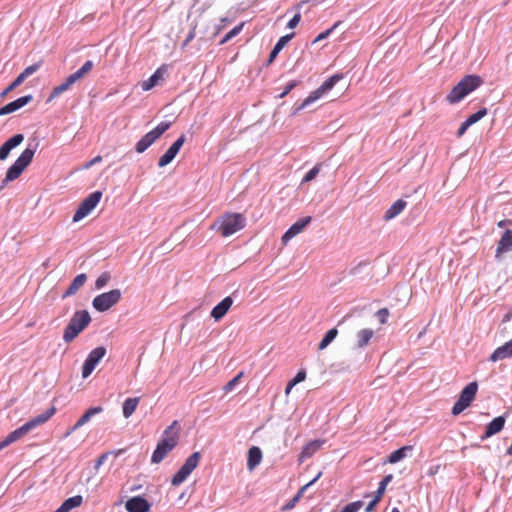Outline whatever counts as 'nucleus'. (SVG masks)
<instances>
[{
	"mask_svg": "<svg viewBox=\"0 0 512 512\" xmlns=\"http://www.w3.org/2000/svg\"><path fill=\"white\" fill-rule=\"evenodd\" d=\"M180 425L174 420L163 432L161 439L157 443L151 462L159 464L164 458L177 446L180 434Z\"/></svg>",
	"mask_w": 512,
	"mask_h": 512,
	"instance_id": "nucleus-1",
	"label": "nucleus"
},
{
	"mask_svg": "<svg viewBox=\"0 0 512 512\" xmlns=\"http://www.w3.org/2000/svg\"><path fill=\"white\" fill-rule=\"evenodd\" d=\"M56 412L55 407L49 408L44 413L30 419L28 422H26L21 427L17 428L16 430L9 433L3 441L0 442V451L4 449L5 447L9 446L13 442L19 440L24 435H26L28 432H30L32 429L36 428L37 426L44 424L47 422Z\"/></svg>",
	"mask_w": 512,
	"mask_h": 512,
	"instance_id": "nucleus-2",
	"label": "nucleus"
},
{
	"mask_svg": "<svg viewBox=\"0 0 512 512\" xmlns=\"http://www.w3.org/2000/svg\"><path fill=\"white\" fill-rule=\"evenodd\" d=\"M245 225L246 218L243 214L227 212L213 223L211 229L216 230L223 237H229L242 230Z\"/></svg>",
	"mask_w": 512,
	"mask_h": 512,
	"instance_id": "nucleus-3",
	"label": "nucleus"
},
{
	"mask_svg": "<svg viewBox=\"0 0 512 512\" xmlns=\"http://www.w3.org/2000/svg\"><path fill=\"white\" fill-rule=\"evenodd\" d=\"M483 84V80L478 75H466L457 85H455L446 100L449 104H456L464 99L469 93L473 92Z\"/></svg>",
	"mask_w": 512,
	"mask_h": 512,
	"instance_id": "nucleus-4",
	"label": "nucleus"
},
{
	"mask_svg": "<svg viewBox=\"0 0 512 512\" xmlns=\"http://www.w3.org/2000/svg\"><path fill=\"white\" fill-rule=\"evenodd\" d=\"M483 84V80L478 75H466L457 85H455L446 100L449 104H456L464 99L469 93L473 92Z\"/></svg>",
	"mask_w": 512,
	"mask_h": 512,
	"instance_id": "nucleus-5",
	"label": "nucleus"
},
{
	"mask_svg": "<svg viewBox=\"0 0 512 512\" xmlns=\"http://www.w3.org/2000/svg\"><path fill=\"white\" fill-rule=\"evenodd\" d=\"M36 149L27 147L16 161L8 168L5 178L2 180L1 188L5 187L9 182L18 179L24 170L30 165L35 155Z\"/></svg>",
	"mask_w": 512,
	"mask_h": 512,
	"instance_id": "nucleus-6",
	"label": "nucleus"
},
{
	"mask_svg": "<svg viewBox=\"0 0 512 512\" xmlns=\"http://www.w3.org/2000/svg\"><path fill=\"white\" fill-rule=\"evenodd\" d=\"M91 322V316L87 310L76 311L64 329L63 340L72 342Z\"/></svg>",
	"mask_w": 512,
	"mask_h": 512,
	"instance_id": "nucleus-7",
	"label": "nucleus"
},
{
	"mask_svg": "<svg viewBox=\"0 0 512 512\" xmlns=\"http://www.w3.org/2000/svg\"><path fill=\"white\" fill-rule=\"evenodd\" d=\"M342 78V74H335L329 77L326 81L322 83L320 87H318L315 91L310 93V95L301 103V105L295 109L294 114L298 113L300 110L304 109L314 101L318 100L326 92L330 91Z\"/></svg>",
	"mask_w": 512,
	"mask_h": 512,
	"instance_id": "nucleus-8",
	"label": "nucleus"
},
{
	"mask_svg": "<svg viewBox=\"0 0 512 512\" xmlns=\"http://www.w3.org/2000/svg\"><path fill=\"white\" fill-rule=\"evenodd\" d=\"M171 126L170 122H161L153 130L146 133L135 145L137 153H143L155 143Z\"/></svg>",
	"mask_w": 512,
	"mask_h": 512,
	"instance_id": "nucleus-9",
	"label": "nucleus"
},
{
	"mask_svg": "<svg viewBox=\"0 0 512 512\" xmlns=\"http://www.w3.org/2000/svg\"><path fill=\"white\" fill-rule=\"evenodd\" d=\"M477 391H478L477 382H471L468 385H466L463 388V390L461 391L459 399L455 402L454 406L452 407V411H451L452 414L459 415L467 407H469L470 404L475 399Z\"/></svg>",
	"mask_w": 512,
	"mask_h": 512,
	"instance_id": "nucleus-10",
	"label": "nucleus"
},
{
	"mask_svg": "<svg viewBox=\"0 0 512 512\" xmlns=\"http://www.w3.org/2000/svg\"><path fill=\"white\" fill-rule=\"evenodd\" d=\"M201 459L200 452H194L191 454L180 467L178 472L172 477L171 484L173 486H179L182 484L188 476L196 469Z\"/></svg>",
	"mask_w": 512,
	"mask_h": 512,
	"instance_id": "nucleus-11",
	"label": "nucleus"
},
{
	"mask_svg": "<svg viewBox=\"0 0 512 512\" xmlns=\"http://www.w3.org/2000/svg\"><path fill=\"white\" fill-rule=\"evenodd\" d=\"M121 291L119 289H113L108 292L97 295L92 305L95 310L99 312H105L116 305L121 299Z\"/></svg>",
	"mask_w": 512,
	"mask_h": 512,
	"instance_id": "nucleus-12",
	"label": "nucleus"
},
{
	"mask_svg": "<svg viewBox=\"0 0 512 512\" xmlns=\"http://www.w3.org/2000/svg\"><path fill=\"white\" fill-rule=\"evenodd\" d=\"M102 198L101 191H95L89 194L79 205L73 216V222H78L85 218L97 206Z\"/></svg>",
	"mask_w": 512,
	"mask_h": 512,
	"instance_id": "nucleus-13",
	"label": "nucleus"
},
{
	"mask_svg": "<svg viewBox=\"0 0 512 512\" xmlns=\"http://www.w3.org/2000/svg\"><path fill=\"white\" fill-rule=\"evenodd\" d=\"M106 349L102 346L93 349L87 356L82 366V377L87 378L91 375L100 360L105 356Z\"/></svg>",
	"mask_w": 512,
	"mask_h": 512,
	"instance_id": "nucleus-14",
	"label": "nucleus"
},
{
	"mask_svg": "<svg viewBox=\"0 0 512 512\" xmlns=\"http://www.w3.org/2000/svg\"><path fill=\"white\" fill-rule=\"evenodd\" d=\"M186 141V137L184 134L180 135L178 139L167 149V151L159 158L158 166L160 168L167 166L170 164L173 159L176 157L181 147Z\"/></svg>",
	"mask_w": 512,
	"mask_h": 512,
	"instance_id": "nucleus-15",
	"label": "nucleus"
},
{
	"mask_svg": "<svg viewBox=\"0 0 512 512\" xmlns=\"http://www.w3.org/2000/svg\"><path fill=\"white\" fill-rule=\"evenodd\" d=\"M311 220V216H307L299 219L294 224H292L290 228L282 236V243L286 245L293 237L300 234L305 229V227L311 222Z\"/></svg>",
	"mask_w": 512,
	"mask_h": 512,
	"instance_id": "nucleus-16",
	"label": "nucleus"
},
{
	"mask_svg": "<svg viewBox=\"0 0 512 512\" xmlns=\"http://www.w3.org/2000/svg\"><path fill=\"white\" fill-rule=\"evenodd\" d=\"M127 512H149L151 504L141 496L128 499L125 503Z\"/></svg>",
	"mask_w": 512,
	"mask_h": 512,
	"instance_id": "nucleus-17",
	"label": "nucleus"
},
{
	"mask_svg": "<svg viewBox=\"0 0 512 512\" xmlns=\"http://www.w3.org/2000/svg\"><path fill=\"white\" fill-rule=\"evenodd\" d=\"M24 140L23 134H15L0 147V161L7 159L12 149L19 146Z\"/></svg>",
	"mask_w": 512,
	"mask_h": 512,
	"instance_id": "nucleus-18",
	"label": "nucleus"
},
{
	"mask_svg": "<svg viewBox=\"0 0 512 512\" xmlns=\"http://www.w3.org/2000/svg\"><path fill=\"white\" fill-rule=\"evenodd\" d=\"M24 140L23 134H15L0 147V161L7 159L12 149L19 146Z\"/></svg>",
	"mask_w": 512,
	"mask_h": 512,
	"instance_id": "nucleus-19",
	"label": "nucleus"
},
{
	"mask_svg": "<svg viewBox=\"0 0 512 512\" xmlns=\"http://www.w3.org/2000/svg\"><path fill=\"white\" fill-rule=\"evenodd\" d=\"M32 95L20 97L0 108V116L10 114L32 101Z\"/></svg>",
	"mask_w": 512,
	"mask_h": 512,
	"instance_id": "nucleus-20",
	"label": "nucleus"
},
{
	"mask_svg": "<svg viewBox=\"0 0 512 512\" xmlns=\"http://www.w3.org/2000/svg\"><path fill=\"white\" fill-rule=\"evenodd\" d=\"M506 419L504 416L495 417L487 426L485 433L481 436V440L488 439L493 435L499 433L505 425Z\"/></svg>",
	"mask_w": 512,
	"mask_h": 512,
	"instance_id": "nucleus-21",
	"label": "nucleus"
},
{
	"mask_svg": "<svg viewBox=\"0 0 512 512\" xmlns=\"http://www.w3.org/2000/svg\"><path fill=\"white\" fill-rule=\"evenodd\" d=\"M233 304V299L230 296L225 297L218 303L211 311V317L215 321L221 320Z\"/></svg>",
	"mask_w": 512,
	"mask_h": 512,
	"instance_id": "nucleus-22",
	"label": "nucleus"
},
{
	"mask_svg": "<svg viewBox=\"0 0 512 512\" xmlns=\"http://www.w3.org/2000/svg\"><path fill=\"white\" fill-rule=\"evenodd\" d=\"M103 411V408L101 406H96V407H92V408H89L79 419L78 421L74 424V426L71 428L70 431H68L66 433V436H69L71 433H73L74 431L78 430L80 427H82L83 425H85L87 422L90 421V419L101 413Z\"/></svg>",
	"mask_w": 512,
	"mask_h": 512,
	"instance_id": "nucleus-23",
	"label": "nucleus"
},
{
	"mask_svg": "<svg viewBox=\"0 0 512 512\" xmlns=\"http://www.w3.org/2000/svg\"><path fill=\"white\" fill-rule=\"evenodd\" d=\"M165 73L166 70L163 67L158 68L147 80L142 82V90L149 91L159 85L164 80Z\"/></svg>",
	"mask_w": 512,
	"mask_h": 512,
	"instance_id": "nucleus-24",
	"label": "nucleus"
},
{
	"mask_svg": "<svg viewBox=\"0 0 512 512\" xmlns=\"http://www.w3.org/2000/svg\"><path fill=\"white\" fill-rule=\"evenodd\" d=\"M321 476H322V472H319L314 479H312L310 482H308L303 487H301L299 489V491L295 494V496L291 500H289L282 507L281 510L288 511V510L293 509L296 506V504L301 500V498L303 497V494L307 490V488L310 487L311 485H313Z\"/></svg>",
	"mask_w": 512,
	"mask_h": 512,
	"instance_id": "nucleus-25",
	"label": "nucleus"
},
{
	"mask_svg": "<svg viewBox=\"0 0 512 512\" xmlns=\"http://www.w3.org/2000/svg\"><path fill=\"white\" fill-rule=\"evenodd\" d=\"M512 357V339L502 346L496 348L490 355L489 360L491 362H497L499 360L507 359Z\"/></svg>",
	"mask_w": 512,
	"mask_h": 512,
	"instance_id": "nucleus-26",
	"label": "nucleus"
},
{
	"mask_svg": "<svg viewBox=\"0 0 512 512\" xmlns=\"http://www.w3.org/2000/svg\"><path fill=\"white\" fill-rule=\"evenodd\" d=\"M512 250V230H506L498 241L496 248V258H499L503 253Z\"/></svg>",
	"mask_w": 512,
	"mask_h": 512,
	"instance_id": "nucleus-27",
	"label": "nucleus"
},
{
	"mask_svg": "<svg viewBox=\"0 0 512 512\" xmlns=\"http://www.w3.org/2000/svg\"><path fill=\"white\" fill-rule=\"evenodd\" d=\"M324 443V440H313L307 443L299 455V462H303L305 459L310 458L323 446Z\"/></svg>",
	"mask_w": 512,
	"mask_h": 512,
	"instance_id": "nucleus-28",
	"label": "nucleus"
},
{
	"mask_svg": "<svg viewBox=\"0 0 512 512\" xmlns=\"http://www.w3.org/2000/svg\"><path fill=\"white\" fill-rule=\"evenodd\" d=\"M262 460V451L257 446H252L248 450L247 468L249 471H253Z\"/></svg>",
	"mask_w": 512,
	"mask_h": 512,
	"instance_id": "nucleus-29",
	"label": "nucleus"
},
{
	"mask_svg": "<svg viewBox=\"0 0 512 512\" xmlns=\"http://www.w3.org/2000/svg\"><path fill=\"white\" fill-rule=\"evenodd\" d=\"M86 280H87L86 274H84V273L78 274L73 279V281L71 282V284L69 285L67 290L64 292L63 298H66V297L76 294L77 291L85 284Z\"/></svg>",
	"mask_w": 512,
	"mask_h": 512,
	"instance_id": "nucleus-30",
	"label": "nucleus"
},
{
	"mask_svg": "<svg viewBox=\"0 0 512 512\" xmlns=\"http://www.w3.org/2000/svg\"><path fill=\"white\" fill-rule=\"evenodd\" d=\"M83 502V497L81 495H76L66 499L61 506L56 509L54 512H69L73 508H77L81 506Z\"/></svg>",
	"mask_w": 512,
	"mask_h": 512,
	"instance_id": "nucleus-31",
	"label": "nucleus"
},
{
	"mask_svg": "<svg viewBox=\"0 0 512 512\" xmlns=\"http://www.w3.org/2000/svg\"><path fill=\"white\" fill-rule=\"evenodd\" d=\"M94 64L92 61L88 60L86 61L83 66L78 69L76 72L70 74L68 78L70 81L75 84L77 81L81 80L83 77H85L87 74L91 72L93 69Z\"/></svg>",
	"mask_w": 512,
	"mask_h": 512,
	"instance_id": "nucleus-32",
	"label": "nucleus"
},
{
	"mask_svg": "<svg viewBox=\"0 0 512 512\" xmlns=\"http://www.w3.org/2000/svg\"><path fill=\"white\" fill-rule=\"evenodd\" d=\"M94 64L92 61L88 60L86 61L83 66L78 69L76 72L70 74L68 78L70 81L75 84L77 81L81 80L83 77H85L87 74L91 72L93 69Z\"/></svg>",
	"mask_w": 512,
	"mask_h": 512,
	"instance_id": "nucleus-33",
	"label": "nucleus"
},
{
	"mask_svg": "<svg viewBox=\"0 0 512 512\" xmlns=\"http://www.w3.org/2000/svg\"><path fill=\"white\" fill-rule=\"evenodd\" d=\"M406 207V202L404 200H397L395 201L391 207L385 212L384 219L385 220H391L397 215H399L404 208Z\"/></svg>",
	"mask_w": 512,
	"mask_h": 512,
	"instance_id": "nucleus-34",
	"label": "nucleus"
},
{
	"mask_svg": "<svg viewBox=\"0 0 512 512\" xmlns=\"http://www.w3.org/2000/svg\"><path fill=\"white\" fill-rule=\"evenodd\" d=\"M139 402V397L127 398L123 403V416L129 418L135 412Z\"/></svg>",
	"mask_w": 512,
	"mask_h": 512,
	"instance_id": "nucleus-35",
	"label": "nucleus"
},
{
	"mask_svg": "<svg viewBox=\"0 0 512 512\" xmlns=\"http://www.w3.org/2000/svg\"><path fill=\"white\" fill-rule=\"evenodd\" d=\"M411 450H412V446H403V447L395 450L388 456V459H387L388 463L394 464V463L401 461L402 459H404L406 457L407 452L411 451Z\"/></svg>",
	"mask_w": 512,
	"mask_h": 512,
	"instance_id": "nucleus-36",
	"label": "nucleus"
},
{
	"mask_svg": "<svg viewBox=\"0 0 512 512\" xmlns=\"http://www.w3.org/2000/svg\"><path fill=\"white\" fill-rule=\"evenodd\" d=\"M374 335V331L369 328L360 330L357 333V346L358 348L365 347Z\"/></svg>",
	"mask_w": 512,
	"mask_h": 512,
	"instance_id": "nucleus-37",
	"label": "nucleus"
},
{
	"mask_svg": "<svg viewBox=\"0 0 512 512\" xmlns=\"http://www.w3.org/2000/svg\"><path fill=\"white\" fill-rule=\"evenodd\" d=\"M73 85V83L70 81V79L67 77L65 79V81L63 83H61L60 85L58 86H55L51 93H50V96L48 98V101H51L55 98H57L58 96H60L63 92L67 91L68 89H70V87Z\"/></svg>",
	"mask_w": 512,
	"mask_h": 512,
	"instance_id": "nucleus-38",
	"label": "nucleus"
},
{
	"mask_svg": "<svg viewBox=\"0 0 512 512\" xmlns=\"http://www.w3.org/2000/svg\"><path fill=\"white\" fill-rule=\"evenodd\" d=\"M338 335V330L336 328H332L323 337L318 345L319 350H324Z\"/></svg>",
	"mask_w": 512,
	"mask_h": 512,
	"instance_id": "nucleus-39",
	"label": "nucleus"
},
{
	"mask_svg": "<svg viewBox=\"0 0 512 512\" xmlns=\"http://www.w3.org/2000/svg\"><path fill=\"white\" fill-rule=\"evenodd\" d=\"M393 480V475L392 474H388L386 475L382 481L379 483V486H378V489L375 493V497L378 498V499H382L384 493H385V490H386V487L387 485Z\"/></svg>",
	"mask_w": 512,
	"mask_h": 512,
	"instance_id": "nucleus-40",
	"label": "nucleus"
},
{
	"mask_svg": "<svg viewBox=\"0 0 512 512\" xmlns=\"http://www.w3.org/2000/svg\"><path fill=\"white\" fill-rule=\"evenodd\" d=\"M124 452V449H119V450H116V451H112V452H106V453H103L101 454L96 462H95V466L94 468L96 470H98L100 468V466L107 460L108 456L109 455H114V457H118L120 454H122Z\"/></svg>",
	"mask_w": 512,
	"mask_h": 512,
	"instance_id": "nucleus-41",
	"label": "nucleus"
},
{
	"mask_svg": "<svg viewBox=\"0 0 512 512\" xmlns=\"http://www.w3.org/2000/svg\"><path fill=\"white\" fill-rule=\"evenodd\" d=\"M111 280V274L107 271L103 272L95 281V288L102 289L105 287L109 281Z\"/></svg>",
	"mask_w": 512,
	"mask_h": 512,
	"instance_id": "nucleus-42",
	"label": "nucleus"
},
{
	"mask_svg": "<svg viewBox=\"0 0 512 512\" xmlns=\"http://www.w3.org/2000/svg\"><path fill=\"white\" fill-rule=\"evenodd\" d=\"M487 112L488 111L486 108H481L476 113L470 115L466 119V122L471 126V125L475 124L476 122H478L479 120H481L483 117H485L487 115Z\"/></svg>",
	"mask_w": 512,
	"mask_h": 512,
	"instance_id": "nucleus-43",
	"label": "nucleus"
},
{
	"mask_svg": "<svg viewBox=\"0 0 512 512\" xmlns=\"http://www.w3.org/2000/svg\"><path fill=\"white\" fill-rule=\"evenodd\" d=\"M363 507L362 501H355L347 504L341 512H358Z\"/></svg>",
	"mask_w": 512,
	"mask_h": 512,
	"instance_id": "nucleus-44",
	"label": "nucleus"
},
{
	"mask_svg": "<svg viewBox=\"0 0 512 512\" xmlns=\"http://www.w3.org/2000/svg\"><path fill=\"white\" fill-rule=\"evenodd\" d=\"M40 68V63H34L23 70L19 75L25 81L27 77L35 73Z\"/></svg>",
	"mask_w": 512,
	"mask_h": 512,
	"instance_id": "nucleus-45",
	"label": "nucleus"
},
{
	"mask_svg": "<svg viewBox=\"0 0 512 512\" xmlns=\"http://www.w3.org/2000/svg\"><path fill=\"white\" fill-rule=\"evenodd\" d=\"M293 36L294 33L282 36L275 44L274 49L280 52L285 47V45L292 39Z\"/></svg>",
	"mask_w": 512,
	"mask_h": 512,
	"instance_id": "nucleus-46",
	"label": "nucleus"
},
{
	"mask_svg": "<svg viewBox=\"0 0 512 512\" xmlns=\"http://www.w3.org/2000/svg\"><path fill=\"white\" fill-rule=\"evenodd\" d=\"M244 26V23H241L237 26H235L233 29H231L223 38V40L221 41L222 43H225V42H228L230 39H232L234 36H236L237 34L240 33V31L242 30Z\"/></svg>",
	"mask_w": 512,
	"mask_h": 512,
	"instance_id": "nucleus-47",
	"label": "nucleus"
},
{
	"mask_svg": "<svg viewBox=\"0 0 512 512\" xmlns=\"http://www.w3.org/2000/svg\"><path fill=\"white\" fill-rule=\"evenodd\" d=\"M319 171H320V165L314 166L311 170H309L305 174L302 182H309V181L313 180L318 175Z\"/></svg>",
	"mask_w": 512,
	"mask_h": 512,
	"instance_id": "nucleus-48",
	"label": "nucleus"
},
{
	"mask_svg": "<svg viewBox=\"0 0 512 512\" xmlns=\"http://www.w3.org/2000/svg\"><path fill=\"white\" fill-rule=\"evenodd\" d=\"M243 376V372L238 373L232 380H230L225 386L224 391L230 392L234 389V387L237 385L241 377Z\"/></svg>",
	"mask_w": 512,
	"mask_h": 512,
	"instance_id": "nucleus-49",
	"label": "nucleus"
},
{
	"mask_svg": "<svg viewBox=\"0 0 512 512\" xmlns=\"http://www.w3.org/2000/svg\"><path fill=\"white\" fill-rule=\"evenodd\" d=\"M340 24V21L336 22L331 28L327 29L326 31L320 33L315 39H314V43L318 42V41H321L325 38H327L331 33L332 31L337 28Z\"/></svg>",
	"mask_w": 512,
	"mask_h": 512,
	"instance_id": "nucleus-50",
	"label": "nucleus"
},
{
	"mask_svg": "<svg viewBox=\"0 0 512 512\" xmlns=\"http://www.w3.org/2000/svg\"><path fill=\"white\" fill-rule=\"evenodd\" d=\"M23 82L24 80L22 79V77L18 75L16 79L4 90L2 94L6 95L7 93L13 91L15 88L20 86Z\"/></svg>",
	"mask_w": 512,
	"mask_h": 512,
	"instance_id": "nucleus-51",
	"label": "nucleus"
},
{
	"mask_svg": "<svg viewBox=\"0 0 512 512\" xmlns=\"http://www.w3.org/2000/svg\"><path fill=\"white\" fill-rule=\"evenodd\" d=\"M388 316H389V311L387 308H382L377 311V317L381 324H385L387 322Z\"/></svg>",
	"mask_w": 512,
	"mask_h": 512,
	"instance_id": "nucleus-52",
	"label": "nucleus"
},
{
	"mask_svg": "<svg viewBox=\"0 0 512 512\" xmlns=\"http://www.w3.org/2000/svg\"><path fill=\"white\" fill-rule=\"evenodd\" d=\"M305 378H306V372H305V370L301 369V370H299V371L297 372V374L295 375V377H294L292 380H290V381L292 382V385H294V386H295L296 384H298V383H300V382L304 381V380H305Z\"/></svg>",
	"mask_w": 512,
	"mask_h": 512,
	"instance_id": "nucleus-53",
	"label": "nucleus"
},
{
	"mask_svg": "<svg viewBox=\"0 0 512 512\" xmlns=\"http://www.w3.org/2000/svg\"><path fill=\"white\" fill-rule=\"evenodd\" d=\"M301 20V14L297 13L293 16V18L288 22L287 27L288 28H295Z\"/></svg>",
	"mask_w": 512,
	"mask_h": 512,
	"instance_id": "nucleus-54",
	"label": "nucleus"
},
{
	"mask_svg": "<svg viewBox=\"0 0 512 512\" xmlns=\"http://www.w3.org/2000/svg\"><path fill=\"white\" fill-rule=\"evenodd\" d=\"M297 85L296 81L289 82L283 92L280 94V98H284L295 86Z\"/></svg>",
	"mask_w": 512,
	"mask_h": 512,
	"instance_id": "nucleus-55",
	"label": "nucleus"
},
{
	"mask_svg": "<svg viewBox=\"0 0 512 512\" xmlns=\"http://www.w3.org/2000/svg\"><path fill=\"white\" fill-rule=\"evenodd\" d=\"M380 501H381L380 499H378V498H376V497L374 496L373 500H372L371 502H369V504L366 506L365 511H366V512H372V511H374V510H375L376 505H377Z\"/></svg>",
	"mask_w": 512,
	"mask_h": 512,
	"instance_id": "nucleus-56",
	"label": "nucleus"
},
{
	"mask_svg": "<svg viewBox=\"0 0 512 512\" xmlns=\"http://www.w3.org/2000/svg\"><path fill=\"white\" fill-rule=\"evenodd\" d=\"M470 127V125L466 122V120L461 124L457 131V137H461L464 135L466 130Z\"/></svg>",
	"mask_w": 512,
	"mask_h": 512,
	"instance_id": "nucleus-57",
	"label": "nucleus"
},
{
	"mask_svg": "<svg viewBox=\"0 0 512 512\" xmlns=\"http://www.w3.org/2000/svg\"><path fill=\"white\" fill-rule=\"evenodd\" d=\"M441 466L440 465H435V466H432L428 469V472L427 474L429 476H434L435 474H437L440 470Z\"/></svg>",
	"mask_w": 512,
	"mask_h": 512,
	"instance_id": "nucleus-58",
	"label": "nucleus"
},
{
	"mask_svg": "<svg viewBox=\"0 0 512 512\" xmlns=\"http://www.w3.org/2000/svg\"><path fill=\"white\" fill-rule=\"evenodd\" d=\"M278 54H279V51H277L273 48L269 55L268 64H271L275 60V58L277 57Z\"/></svg>",
	"mask_w": 512,
	"mask_h": 512,
	"instance_id": "nucleus-59",
	"label": "nucleus"
},
{
	"mask_svg": "<svg viewBox=\"0 0 512 512\" xmlns=\"http://www.w3.org/2000/svg\"><path fill=\"white\" fill-rule=\"evenodd\" d=\"M101 160H102V157H101V156H96V157H95V158H93L90 162H88V163L86 164V168L91 167L92 165H94V164H96V163L100 162Z\"/></svg>",
	"mask_w": 512,
	"mask_h": 512,
	"instance_id": "nucleus-60",
	"label": "nucleus"
},
{
	"mask_svg": "<svg viewBox=\"0 0 512 512\" xmlns=\"http://www.w3.org/2000/svg\"><path fill=\"white\" fill-rule=\"evenodd\" d=\"M293 387H294V385H292V382L289 381L287 386H286V388H285V394L288 395L291 392Z\"/></svg>",
	"mask_w": 512,
	"mask_h": 512,
	"instance_id": "nucleus-61",
	"label": "nucleus"
},
{
	"mask_svg": "<svg viewBox=\"0 0 512 512\" xmlns=\"http://www.w3.org/2000/svg\"><path fill=\"white\" fill-rule=\"evenodd\" d=\"M508 223H510V221H509V220H501V221H499V222L497 223V226H498L499 228H504Z\"/></svg>",
	"mask_w": 512,
	"mask_h": 512,
	"instance_id": "nucleus-62",
	"label": "nucleus"
},
{
	"mask_svg": "<svg viewBox=\"0 0 512 512\" xmlns=\"http://www.w3.org/2000/svg\"><path fill=\"white\" fill-rule=\"evenodd\" d=\"M512 317V313H507L505 316H504V319L503 321H509Z\"/></svg>",
	"mask_w": 512,
	"mask_h": 512,
	"instance_id": "nucleus-63",
	"label": "nucleus"
},
{
	"mask_svg": "<svg viewBox=\"0 0 512 512\" xmlns=\"http://www.w3.org/2000/svg\"><path fill=\"white\" fill-rule=\"evenodd\" d=\"M192 38H193V35H192V34H190V35L188 36V38L186 39V41H185V43H184V44H187V43H188Z\"/></svg>",
	"mask_w": 512,
	"mask_h": 512,
	"instance_id": "nucleus-64",
	"label": "nucleus"
}]
</instances>
